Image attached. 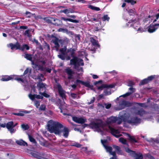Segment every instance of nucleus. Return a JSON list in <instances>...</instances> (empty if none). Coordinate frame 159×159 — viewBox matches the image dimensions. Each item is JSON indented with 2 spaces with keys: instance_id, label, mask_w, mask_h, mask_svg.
<instances>
[{
  "instance_id": "f257e3e1",
  "label": "nucleus",
  "mask_w": 159,
  "mask_h": 159,
  "mask_svg": "<svg viewBox=\"0 0 159 159\" xmlns=\"http://www.w3.org/2000/svg\"><path fill=\"white\" fill-rule=\"evenodd\" d=\"M122 121L127 122L129 124H136L140 123V120L135 116H129V114L123 112V113H120L118 117L113 116L108 118L107 122L108 125L115 122L120 124Z\"/></svg>"
},
{
  "instance_id": "f03ea898",
  "label": "nucleus",
  "mask_w": 159,
  "mask_h": 159,
  "mask_svg": "<svg viewBox=\"0 0 159 159\" xmlns=\"http://www.w3.org/2000/svg\"><path fill=\"white\" fill-rule=\"evenodd\" d=\"M90 126L95 129V131L100 133L102 135L105 134L106 131H108L117 138L119 137L121 135L118 130L115 129L110 126H103L101 121L92 122Z\"/></svg>"
},
{
  "instance_id": "7ed1b4c3",
  "label": "nucleus",
  "mask_w": 159,
  "mask_h": 159,
  "mask_svg": "<svg viewBox=\"0 0 159 159\" xmlns=\"http://www.w3.org/2000/svg\"><path fill=\"white\" fill-rule=\"evenodd\" d=\"M47 126L48 131L50 133L57 134L59 133L60 129L63 127V125L57 121L50 120L48 121Z\"/></svg>"
},
{
  "instance_id": "20e7f679",
  "label": "nucleus",
  "mask_w": 159,
  "mask_h": 159,
  "mask_svg": "<svg viewBox=\"0 0 159 159\" xmlns=\"http://www.w3.org/2000/svg\"><path fill=\"white\" fill-rule=\"evenodd\" d=\"M66 47H64L63 48L61 49L60 50L61 54L58 55L59 58H61L62 60L64 59V57L66 55H70L72 57H74L75 56V51L76 49L74 48H70L67 50V52H66Z\"/></svg>"
},
{
  "instance_id": "39448f33",
  "label": "nucleus",
  "mask_w": 159,
  "mask_h": 159,
  "mask_svg": "<svg viewBox=\"0 0 159 159\" xmlns=\"http://www.w3.org/2000/svg\"><path fill=\"white\" fill-rule=\"evenodd\" d=\"M70 63L71 64L74 65L75 68L79 71H83L82 67H79L80 66H83L84 65L83 60L77 57H75L70 61Z\"/></svg>"
},
{
  "instance_id": "423d86ee",
  "label": "nucleus",
  "mask_w": 159,
  "mask_h": 159,
  "mask_svg": "<svg viewBox=\"0 0 159 159\" xmlns=\"http://www.w3.org/2000/svg\"><path fill=\"white\" fill-rule=\"evenodd\" d=\"M127 25L128 27H132L139 32H142L145 31V30L140 27L139 22V21H135L129 20L128 22V24H127Z\"/></svg>"
},
{
  "instance_id": "0eeeda50",
  "label": "nucleus",
  "mask_w": 159,
  "mask_h": 159,
  "mask_svg": "<svg viewBox=\"0 0 159 159\" xmlns=\"http://www.w3.org/2000/svg\"><path fill=\"white\" fill-rule=\"evenodd\" d=\"M7 46L8 47H10L12 50L19 49L23 50L25 49L28 50H29L30 48L26 44L24 45L21 47L18 43H17L15 44L10 43L8 44Z\"/></svg>"
},
{
  "instance_id": "6e6552de",
  "label": "nucleus",
  "mask_w": 159,
  "mask_h": 159,
  "mask_svg": "<svg viewBox=\"0 0 159 159\" xmlns=\"http://www.w3.org/2000/svg\"><path fill=\"white\" fill-rule=\"evenodd\" d=\"M101 141L102 144L106 149V151L107 152H109L110 154L113 156V157L111 158L110 159H116V153L114 152H112V148L111 147L108 146L106 145L107 140H101Z\"/></svg>"
},
{
  "instance_id": "1a4fd4ad",
  "label": "nucleus",
  "mask_w": 159,
  "mask_h": 159,
  "mask_svg": "<svg viewBox=\"0 0 159 159\" xmlns=\"http://www.w3.org/2000/svg\"><path fill=\"white\" fill-rule=\"evenodd\" d=\"M156 19H155L153 21H156L157 20L159 19V13L156 15ZM159 27V23L157 24L154 25H150L148 28V31L149 33H152L154 32Z\"/></svg>"
},
{
  "instance_id": "9d476101",
  "label": "nucleus",
  "mask_w": 159,
  "mask_h": 159,
  "mask_svg": "<svg viewBox=\"0 0 159 159\" xmlns=\"http://www.w3.org/2000/svg\"><path fill=\"white\" fill-rule=\"evenodd\" d=\"M70 131L69 129L63 125V127L60 129V133L57 134L62 135L65 138H67L68 136Z\"/></svg>"
},
{
  "instance_id": "9b49d317",
  "label": "nucleus",
  "mask_w": 159,
  "mask_h": 159,
  "mask_svg": "<svg viewBox=\"0 0 159 159\" xmlns=\"http://www.w3.org/2000/svg\"><path fill=\"white\" fill-rule=\"evenodd\" d=\"M102 81L100 80L97 81L95 83V84L97 85L98 89L99 90H102L105 88H112L114 87L113 85H107L106 84H101Z\"/></svg>"
},
{
  "instance_id": "f8f14e48",
  "label": "nucleus",
  "mask_w": 159,
  "mask_h": 159,
  "mask_svg": "<svg viewBox=\"0 0 159 159\" xmlns=\"http://www.w3.org/2000/svg\"><path fill=\"white\" fill-rule=\"evenodd\" d=\"M14 76V78L13 79H14L15 80H16L18 81H20L23 83L22 84L25 87V90H27L26 89L27 86V88L28 87V83L26 79V78H28V76H25V79H22L20 77H17L16 76L13 75Z\"/></svg>"
},
{
  "instance_id": "ddd939ff",
  "label": "nucleus",
  "mask_w": 159,
  "mask_h": 159,
  "mask_svg": "<svg viewBox=\"0 0 159 159\" xmlns=\"http://www.w3.org/2000/svg\"><path fill=\"white\" fill-rule=\"evenodd\" d=\"M129 103L124 100L120 101L118 106L116 107V110H119L124 108L128 106Z\"/></svg>"
},
{
  "instance_id": "4468645a",
  "label": "nucleus",
  "mask_w": 159,
  "mask_h": 159,
  "mask_svg": "<svg viewBox=\"0 0 159 159\" xmlns=\"http://www.w3.org/2000/svg\"><path fill=\"white\" fill-rule=\"evenodd\" d=\"M72 118L74 121L78 123L83 124L86 121V119L84 117L73 116Z\"/></svg>"
},
{
  "instance_id": "2eb2a0df",
  "label": "nucleus",
  "mask_w": 159,
  "mask_h": 159,
  "mask_svg": "<svg viewBox=\"0 0 159 159\" xmlns=\"http://www.w3.org/2000/svg\"><path fill=\"white\" fill-rule=\"evenodd\" d=\"M13 122L12 121L8 122L6 125L7 128L11 134L14 133L16 131V129L13 128Z\"/></svg>"
},
{
  "instance_id": "dca6fc26",
  "label": "nucleus",
  "mask_w": 159,
  "mask_h": 159,
  "mask_svg": "<svg viewBox=\"0 0 159 159\" xmlns=\"http://www.w3.org/2000/svg\"><path fill=\"white\" fill-rule=\"evenodd\" d=\"M126 151L130 154L134 155V156L136 159H142L143 158L142 155L141 153H135L134 152L131 150L129 148L126 149Z\"/></svg>"
},
{
  "instance_id": "f3484780",
  "label": "nucleus",
  "mask_w": 159,
  "mask_h": 159,
  "mask_svg": "<svg viewBox=\"0 0 159 159\" xmlns=\"http://www.w3.org/2000/svg\"><path fill=\"white\" fill-rule=\"evenodd\" d=\"M57 88L58 89L59 93L60 96L62 97V98L63 99L64 98H65V92L62 89V87H61V85L59 84H57Z\"/></svg>"
},
{
  "instance_id": "a211bd4d",
  "label": "nucleus",
  "mask_w": 159,
  "mask_h": 159,
  "mask_svg": "<svg viewBox=\"0 0 159 159\" xmlns=\"http://www.w3.org/2000/svg\"><path fill=\"white\" fill-rule=\"evenodd\" d=\"M52 41L54 44L55 47L56 48L57 50L58 51L60 47L59 44L61 43L62 40L59 39L57 38H54L53 39Z\"/></svg>"
},
{
  "instance_id": "6ab92c4d",
  "label": "nucleus",
  "mask_w": 159,
  "mask_h": 159,
  "mask_svg": "<svg viewBox=\"0 0 159 159\" xmlns=\"http://www.w3.org/2000/svg\"><path fill=\"white\" fill-rule=\"evenodd\" d=\"M46 85L44 84L39 83L37 84V86L39 88V92H41L42 91H45L46 87Z\"/></svg>"
},
{
  "instance_id": "aec40b11",
  "label": "nucleus",
  "mask_w": 159,
  "mask_h": 159,
  "mask_svg": "<svg viewBox=\"0 0 159 159\" xmlns=\"http://www.w3.org/2000/svg\"><path fill=\"white\" fill-rule=\"evenodd\" d=\"M29 97L32 100H33L35 98L38 99H42L43 98V96L42 95H32L31 93L29 95Z\"/></svg>"
},
{
  "instance_id": "412c9836",
  "label": "nucleus",
  "mask_w": 159,
  "mask_h": 159,
  "mask_svg": "<svg viewBox=\"0 0 159 159\" xmlns=\"http://www.w3.org/2000/svg\"><path fill=\"white\" fill-rule=\"evenodd\" d=\"M76 83H80L83 85H84L86 86L91 89H92L93 88V87L90 85L89 83L88 82H85L81 81L79 80H76Z\"/></svg>"
},
{
  "instance_id": "4be33fe9",
  "label": "nucleus",
  "mask_w": 159,
  "mask_h": 159,
  "mask_svg": "<svg viewBox=\"0 0 159 159\" xmlns=\"http://www.w3.org/2000/svg\"><path fill=\"white\" fill-rule=\"evenodd\" d=\"M34 157L37 158L39 159H47L46 158L41 157L38 153L35 152H32L30 153Z\"/></svg>"
},
{
  "instance_id": "5701e85b",
  "label": "nucleus",
  "mask_w": 159,
  "mask_h": 159,
  "mask_svg": "<svg viewBox=\"0 0 159 159\" xmlns=\"http://www.w3.org/2000/svg\"><path fill=\"white\" fill-rule=\"evenodd\" d=\"M129 90L131 91H132V92H127V93H126L125 94L120 96L119 97H127V96L130 95L133 92H134L135 91V89L134 88H132V87L130 88L129 89Z\"/></svg>"
},
{
  "instance_id": "b1692460",
  "label": "nucleus",
  "mask_w": 159,
  "mask_h": 159,
  "mask_svg": "<svg viewBox=\"0 0 159 159\" xmlns=\"http://www.w3.org/2000/svg\"><path fill=\"white\" fill-rule=\"evenodd\" d=\"M61 20H63L66 22L69 21L73 23H78L79 21L76 20H73L70 18H65L64 17H61Z\"/></svg>"
},
{
  "instance_id": "393cba45",
  "label": "nucleus",
  "mask_w": 159,
  "mask_h": 159,
  "mask_svg": "<svg viewBox=\"0 0 159 159\" xmlns=\"http://www.w3.org/2000/svg\"><path fill=\"white\" fill-rule=\"evenodd\" d=\"M13 78H14V76L13 75H11L10 76H6L2 77V80L3 81H7L13 80Z\"/></svg>"
},
{
  "instance_id": "a878e982",
  "label": "nucleus",
  "mask_w": 159,
  "mask_h": 159,
  "mask_svg": "<svg viewBox=\"0 0 159 159\" xmlns=\"http://www.w3.org/2000/svg\"><path fill=\"white\" fill-rule=\"evenodd\" d=\"M90 41L92 43V45L93 46H96L97 47H99V45L98 44V42L96 41L95 39L92 38H91L90 39Z\"/></svg>"
},
{
  "instance_id": "bb28decb",
  "label": "nucleus",
  "mask_w": 159,
  "mask_h": 159,
  "mask_svg": "<svg viewBox=\"0 0 159 159\" xmlns=\"http://www.w3.org/2000/svg\"><path fill=\"white\" fill-rule=\"evenodd\" d=\"M73 12L72 10L70 8L66 9L61 11V12L64 13L66 14H67L70 13H72Z\"/></svg>"
},
{
  "instance_id": "cd10ccee",
  "label": "nucleus",
  "mask_w": 159,
  "mask_h": 159,
  "mask_svg": "<svg viewBox=\"0 0 159 159\" xmlns=\"http://www.w3.org/2000/svg\"><path fill=\"white\" fill-rule=\"evenodd\" d=\"M66 72L69 75L68 77V78L71 79V75L73 73L72 70L68 68L66 69Z\"/></svg>"
},
{
  "instance_id": "c85d7f7f",
  "label": "nucleus",
  "mask_w": 159,
  "mask_h": 159,
  "mask_svg": "<svg viewBox=\"0 0 159 159\" xmlns=\"http://www.w3.org/2000/svg\"><path fill=\"white\" fill-rule=\"evenodd\" d=\"M16 143L20 145H23L25 146V145H27V143L23 141L22 140H16Z\"/></svg>"
},
{
  "instance_id": "c756f323",
  "label": "nucleus",
  "mask_w": 159,
  "mask_h": 159,
  "mask_svg": "<svg viewBox=\"0 0 159 159\" xmlns=\"http://www.w3.org/2000/svg\"><path fill=\"white\" fill-rule=\"evenodd\" d=\"M152 17L149 16L148 17L146 18L144 20V23H149L152 21Z\"/></svg>"
},
{
  "instance_id": "7c9ffc66",
  "label": "nucleus",
  "mask_w": 159,
  "mask_h": 159,
  "mask_svg": "<svg viewBox=\"0 0 159 159\" xmlns=\"http://www.w3.org/2000/svg\"><path fill=\"white\" fill-rule=\"evenodd\" d=\"M128 137L129 138V139L132 142L136 143L137 142V140L135 139L134 137L133 136H131L129 134H127Z\"/></svg>"
},
{
  "instance_id": "2f4dec72",
  "label": "nucleus",
  "mask_w": 159,
  "mask_h": 159,
  "mask_svg": "<svg viewBox=\"0 0 159 159\" xmlns=\"http://www.w3.org/2000/svg\"><path fill=\"white\" fill-rule=\"evenodd\" d=\"M88 7L92 10H94L96 11H99L100 10L99 8L93 6L91 5H89Z\"/></svg>"
},
{
  "instance_id": "473e14b6",
  "label": "nucleus",
  "mask_w": 159,
  "mask_h": 159,
  "mask_svg": "<svg viewBox=\"0 0 159 159\" xmlns=\"http://www.w3.org/2000/svg\"><path fill=\"white\" fill-rule=\"evenodd\" d=\"M24 57L25 58L30 61H31L32 60V55L30 54L25 53L24 55Z\"/></svg>"
},
{
  "instance_id": "72a5a7b5",
  "label": "nucleus",
  "mask_w": 159,
  "mask_h": 159,
  "mask_svg": "<svg viewBox=\"0 0 159 159\" xmlns=\"http://www.w3.org/2000/svg\"><path fill=\"white\" fill-rule=\"evenodd\" d=\"M137 113L138 115L142 116L144 115L145 113V112L142 109H141L138 111Z\"/></svg>"
},
{
  "instance_id": "f704fd0d",
  "label": "nucleus",
  "mask_w": 159,
  "mask_h": 159,
  "mask_svg": "<svg viewBox=\"0 0 159 159\" xmlns=\"http://www.w3.org/2000/svg\"><path fill=\"white\" fill-rule=\"evenodd\" d=\"M125 1L128 3H130L132 5L134 4L136 2L135 0H125Z\"/></svg>"
},
{
  "instance_id": "c9c22d12",
  "label": "nucleus",
  "mask_w": 159,
  "mask_h": 159,
  "mask_svg": "<svg viewBox=\"0 0 159 159\" xmlns=\"http://www.w3.org/2000/svg\"><path fill=\"white\" fill-rule=\"evenodd\" d=\"M113 148L116 150V151L119 154L121 153L120 148L119 147L116 145H114L113 146Z\"/></svg>"
},
{
  "instance_id": "e433bc0d",
  "label": "nucleus",
  "mask_w": 159,
  "mask_h": 159,
  "mask_svg": "<svg viewBox=\"0 0 159 159\" xmlns=\"http://www.w3.org/2000/svg\"><path fill=\"white\" fill-rule=\"evenodd\" d=\"M54 21H57V22L55 23V25L57 26L60 25L62 24V22L58 19H54Z\"/></svg>"
},
{
  "instance_id": "4c0bfd02",
  "label": "nucleus",
  "mask_w": 159,
  "mask_h": 159,
  "mask_svg": "<svg viewBox=\"0 0 159 159\" xmlns=\"http://www.w3.org/2000/svg\"><path fill=\"white\" fill-rule=\"evenodd\" d=\"M119 141L122 143L125 144H127V141L126 139L122 138H120L119 139Z\"/></svg>"
},
{
  "instance_id": "58836bf2",
  "label": "nucleus",
  "mask_w": 159,
  "mask_h": 159,
  "mask_svg": "<svg viewBox=\"0 0 159 159\" xmlns=\"http://www.w3.org/2000/svg\"><path fill=\"white\" fill-rule=\"evenodd\" d=\"M148 82V80L147 78L144 79L142 80L140 83L139 85H142L145 84H146Z\"/></svg>"
},
{
  "instance_id": "ea45409f",
  "label": "nucleus",
  "mask_w": 159,
  "mask_h": 159,
  "mask_svg": "<svg viewBox=\"0 0 159 159\" xmlns=\"http://www.w3.org/2000/svg\"><path fill=\"white\" fill-rule=\"evenodd\" d=\"M31 70V69H30L29 68H27V69H26V70L24 72L23 75H25L29 73H30Z\"/></svg>"
},
{
  "instance_id": "a19ab883",
  "label": "nucleus",
  "mask_w": 159,
  "mask_h": 159,
  "mask_svg": "<svg viewBox=\"0 0 159 159\" xmlns=\"http://www.w3.org/2000/svg\"><path fill=\"white\" fill-rule=\"evenodd\" d=\"M45 91H44L43 93L42 92H39V93L42 95V96H44V97L46 98H48L49 97V95L47 94V93H45Z\"/></svg>"
},
{
  "instance_id": "79ce46f5",
  "label": "nucleus",
  "mask_w": 159,
  "mask_h": 159,
  "mask_svg": "<svg viewBox=\"0 0 159 159\" xmlns=\"http://www.w3.org/2000/svg\"><path fill=\"white\" fill-rule=\"evenodd\" d=\"M21 126V128L25 130H27L29 128V126L28 125L22 124Z\"/></svg>"
},
{
  "instance_id": "37998d69",
  "label": "nucleus",
  "mask_w": 159,
  "mask_h": 159,
  "mask_svg": "<svg viewBox=\"0 0 159 159\" xmlns=\"http://www.w3.org/2000/svg\"><path fill=\"white\" fill-rule=\"evenodd\" d=\"M30 113V111H23L22 112L19 113V116H23L24 115V113L25 114H28Z\"/></svg>"
},
{
  "instance_id": "c03bdc74",
  "label": "nucleus",
  "mask_w": 159,
  "mask_h": 159,
  "mask_svg": "<svg viewBox=\"0 0 159 159\" xmlns=\"http://www.w3.org/2000/svg\"><path fill=\"white\" fill-rule=\"evenodd\" d=\"M109 17L107 15H105L102 18V20L103 21H106L107 20V21H108L109 20Z\"/></svg>"
},
{
  "instance_id": "a18cd8bd",
  "label": "nucleus",
  "mask_w": 159,
  "mask_h": 159,
  "mask_svg": "<svg viewBox=\"0 0 159 159\" xmlns=\"http://www.w3.org/2000/svg\"><path fill=\"white\" fill-rule=\"evenodd\" d=\"M156 76L155 75H151L148 77L147 78V80H148V82L152 80L154 78H155Z\"/></svg>"
},
{
  "instance_id": "49530a36",
  "label": "nucleus",
  "mask_w": 159,
  "mask_h": 159,
  "mask_svg": "<svg viewBox=\"0 0 159 159\" xmlns=\"http://www.w3.org/2000/svg\"><path fill=\"white\" fill-rule=\"evenodd\" d=\"M135 10L134 9H131L129 10V14L130 15H133L135 13Z\"/></svg>"
},
{
  "instance_id": "de8ad7c7",
  "label": "nucleus",
  "mask_w": 159,
  "mask_h": 159,
  "mask_svg": "<svg viewBox=\"0 0 159 159\" xmlns=\"http://www.w3.org/2000/svg\"><path fill=\"white\" fill-rule=\"evenodd\" d=\"M34 105L37 108H38L40 105V102L39 101H35L34 102Z\"/></svg>"
},
{
  "instance_id": "09e8293b",
  "label": "nucleus",
  "mask_w": 159,
  "mask_h": 159,
  "mask_svg": "<svg viewBox=\"0 0 159 159\" xmlns=\"http://www.w3.org/2000/svg\"><path fill=\"white\" fill-rule=\"evenodd\" d=\"M28 137L30 141L33 143H35V140L31 136H30L29 135H28Z\"/></svg>"
},
{
  "instance_id": "8fccbe9b",
  "label": "nucleus",
  "mask_w": 159,
  "mask_h": 159,
  "mask_svg": "<svg viewBox=\"0 0 159 159\" xmlns=\"http://www.w3.org/2000/svg\"><path fill=\"white\" fill-rule=\"evenodd\" d=\"M30 30H26L25 31V35H27V36L29 37H30Z\"/></svg>"
},
{
  "instance_id": "3c124183",
  "label": "nucleus",
  "mask_w": 159,
  "mask_h": 159,
  "mask_svg": "<svg viewBox=\"0 0 159 159\" xmlns=\"http://www.w3.org/2000/svg\"><path fill=\"white\" fill-rule=\"evenodd\" d=\"M72 146H75L77 148H80L81 146V145L77 143H74L71 145Z\"/></svg>"
},
{
  "instance_id": "603ef678",
  "label": "nucleus",
  "mask_w": 159,
  "mask_h": 159,
  "mask_svg": "<svg viewBox=\"0 0 159 159\" xmlns=\"http://www.w3.org/2000/svg\"><path fill=\"white\" fill-rule=\"evenodd\" d=\"M46 108L45 106L44 105H42L39 107V110L42 111H44Z\"/></svg>"
},
{
  "instance_id": "864d4df0",
  "label": "nucleus",
  "mask_w": 159,
  "mask_h": 159,
  "mask_svg": "<svg viewBox=\"0 0 159 159\" xmlns=\"http://www.w3.org/2000/svg\"><path fill=\"white\" fill-rule=\"evenodd\" d=\"M104 105L106 108L109 109L111 107V104L110 103H107L104 104Z\"/></svg>"
},
{
  "instance_id": "5fc2aeb1",
  "label": "nucleus",
  "mask_w": 159,
  "mask_h": 159,
  "mask_svg": "<svg viewBox=\"0 0 159 159\" xmlns=\"http://www.w3.org/2000/svg\"><path fill=\"white\" fill-rule=\"evenodd\" d=\"M58 31L59 32H66L67 30V29H63V28H60L58 30Z\"/></svg>"
},
{
  "instance_id": "6e6d98bb",
  "label": "nucleus",
  "mask_w": 159,
  "mask_h": 159,
  "mask_svg": "<svg viewBox=\"0 0 159 159\" xmlns=\"http://www.w3.org/2000/svg\"><path fill=\"white\" fill-rule=\"evenodd\" d=\"M134 84V82H133L132 81H129V82L128 85L129 86L131 87V86H133Z\"/></svg>"
},
{
  "instance_id": "4d7b16f0",
  "label": "nucleus",
  "mask_w": 159,
  "mask_h": 159,
  "mask_svg": "<svg viewBox=\"0 0 159 159\" xmlns=\"http://www.w3.org/2000/svg\"><path fill=\"white\" fill-rule=\"evenodd\" d=\"M138 104L141 107H147V106L145 103H138Z\"/></svg>"
},
{
  "instance_id": "13d9d810",
  "label": "nucleus",
  "mask_w": 159,
  "mask_h": 159,
  "mask_svg": "<svg viewBox=\"0 0 159 159\" xmlns=\"http://www.w3.org/2000/svg\"><path fill=\"white\" fill-rule=\"evenodd\" d=\"M95 101V98H93L90 102H88V104H90L91 103H93Z\"/></svg>"
},
{
  "instance_id": "bf43d9fd",
  "label": "nucleus",
  "mask_w": 159,
  "mask_h": 159,
  "mask_svg": "<svg viewBox=\"0 0 159 159\" xmlns=\"http://www.w3.org/2000/svg\"><path fill=\"white\" fill-rule=\"evenodd\" d=\"M71 97L73 98H76L77 97V95L76 94L74 93H72L71 94Z\"/></svg>"
},
{
  "instance_id": "052dcab7",
  "label": "nucleus",
  "mask_w": 159,
  "mask_h": 159,
  "mask_svg": "<svg viewBox=\"0 0 159 159\" xmlns=\"http://www.w3.org/2000/svg\"><path fill=\"white\" fill-rule=\"evenodd\" d=\"M156 120L158 122H159V114L157 115L155 117Z\"/></svg>"
},
{
  "instance_id": "680f3d73",
  "label": "nucleus",
  "mask_w": 159,
  "mask_h": 159,
  "mask_svg": "<svg viewBox=\"0 0 159 159\" xmlns=\"http://www.w3.org/2000/svg\"><path fill=\"white\" fill-rule=\"evenodd\" d=\"M92 77L93 79H96L98 78V75H92Z\"/></svg>"
},
{
  "instance_id": "e2e57ef3",
  "label": "nucleus",
  "mask_w": 159,
  "mask_h": 159,
  "mask_svg": "<svg viewBox=\"0 0 159 159\" xmlns=\"http://www.w3.org/2000/svg\"><path fill=\"white\" fill-rule=\"evenodd\" d=\"M104 93L106 95H110L111 94V93L110 92L108 91H104Z\"/></svg>"
},
{
  "instance_id": "0e129e2a",
  "label": "nucleus",
  "mask_w": 159,
  "mask_h": 159,
  "mask_svg": "<svg viewBox=\"0 0 159 159\" xmlns=\"http://www.w3.org/2000/svg\"><path fill=\"white\" fill-rule=\"evenodd\" d=\"M6 126L5 124H0V127L4 128Z\"/></svg>"
},
{
  "instance_id": "69168bd1",
  "label": "nucleus",
  "mask_w": 159,
  "mask_h": 159,
  "mask_svg": "<svg viewBox=\"0 0 159 159\" xmlns=\"http://www.w3.org/2000/svg\"><path fill=\"white\" fill-rule=\"evenodd\" d=\"M74 130L75 131H78V132H79L80 133L81 132V130H80V129L78 128H75L74 129Z\"/></svg>"
},
{
  "instance_id": "338daca9",
  "label": "nucleus",
  "mask_w": 159,
  "mask_h": 159,
  "mask_svg": "<svg viewBox=\"0 0 159 159\" xmlns=\"http://www.w3.org/2000/svg\"><path fill=\"white\" fill-rule=\"evenodd\" d=\"M69 17L72 18L73 19H75L76 18V16L74 15H70L68 16Z\"/></svg>"
},
{
  "instance_id": "774afa93",
  "label": "nucleus",
  "mask_w": 159,
  "mask_h": 159,
  "mask_svg": "<svg viewBox=\"0 0 159 159\" xmlns=\"http://www.w3.org/2000/svg\"><path fill=\"white\" fill-rule=\"evenodd\" d=\"M76 40H80V35H77L76 36Z\"/></svg>"
}]
</instances>
